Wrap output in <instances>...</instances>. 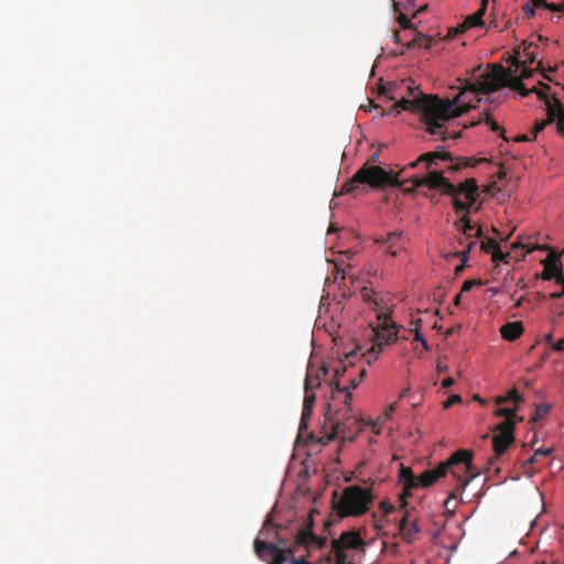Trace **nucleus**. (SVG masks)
<instances>
[{"mask_svg":"<svg viewBox=\"0 0 564 564\" xmlns=\"http://www.w3.org/2000/svg\"><path fill=\"white\" fill-rule=\"evenodd\" d=\"M465 95L466 91L462 93L455 100L430 95H422L413 99L401 98L392 106L389 113L399 115L401 110L419 113L426 126V131L434 135L440 134V138L445 140L446 137L441 130L445 122L457 118L464 111L463 108L455 107V104L463 101Z\"/></svg>","mask_w":564,"mask_h":564,"instance_id":"obj_1","label":"nucleus"},{"mask_svg":"<svg viewBox=\"0 0 564 564\" xmlns=\"http://www.w3.org/2000/svg\"><path fill=\"white\" fill-rule=\"evenodd\" d=\"M410 181L415 188L426 185L430 188L438 189L442 194L451 196L453 207L458 212H467L479 197L478 185L475 178H468L455 185L447 181L441 171H430L427 175L413 176Z\"/></svg>","mask_w":564,"mask_h":564,"instance_id":"obj_2","label":"nucleus"},{"mask_svg":"<svg viewBox=\"0 0 564 564\" xmlns=\"http://www.w3.org/2000/svg\"><path fill=\"white\" fill-rule=\"evenodd\" d=\"M254 552L269 564H311L303 556L294 558V547L288 546V539L281 536L270 518L264 521L254 540Z\"/></svg>","mask_w":564,"mask_h":564,"instance_id":"obj_3","label":"nucleus"},{"mask_svg":"<svg viewBox=\"0 0 564 564\" xmlns=\"http://www.w3.org/2000/svg\"><path fill=\"white\" fill-rule=\"evenodd\" d=\"M512 70L506 68L502 65L496 64L491 70L485 72L480 75V79L470 85L468 89L470 91H485L495 93L502 87H510L514 91L519 93L522 97H528L533 93V87L528 89L522 83V78H518Z\"/></svg>","mask_w":564,"mask_h":564,"instance_id":"obj_4","label":"nucleus"},{"mask_svg":"<svg viewBox=\"0 0 564 564\" xmlns=\"http://www.w3.org/2000/svg\"><path fill=\"white\" fill-rule=\"evenodd\" d=\"M498 417H505L502 422L494 429L492 447L495 455L488 459L491 466L507 452L509 446L514 442V430L517 423V408H498L495 411Z\"/></svg>","mask_w":564,"mask_h":564,"instance_id":"obj_5","label":"nucleus"},{"mask_svg":"<svg viewBox=\"0 0 564 564\" xmlns=\"http://www.w3.org/2000/svg\"><path fill=\"white\" fill-rule=\"evenodd\" d=\"M474 452L470 449H458L446 460L442 462L445 466V475L448 473L457 480L455 490L463 491L469 482L479 476V470L474 466Z\"/></svg>","mask_w":564,"mask_h":564,"instance_id":"obj_6","label":"nucleus"},{"mask_svg":"<svg viewBox=\"0 0 564 564\" xmlns=\"http://www.w3.org/2000/svg\"><path fill=\"white\" fill-rule=\"evenodd\" d=\"M359 185H370L372 187L397 186L399 181L395 175L382 167L366 163L350 180L343 184L339 194L352 193Z\"/></svg>","mask_w":564,"mask_h":564,"instance_id":"obj_7","label":"nucleus"},{"mask_svg":"<svg viewBox=\"0 0 564 564\" xmlns=\"http://www.w3.org/2000/svg\"><path fill=\"white\" fill-rule=\"evenodd\" d=\"M372 500L370 489L357 485L349 486L344 489L337 510L341 517H359L369 510Z\"/></svg>","mask_w":564,"mask_h":564,"instance_id":"obj_8","label":"nucleus"},{"mask_svg":"<svg viewBox=\"0 0 564 564\" xmlns=\"http://www.w3.org/2000/svg\"><path fill=\"white\" fill-rule=\"evenodd\" d=\"M324 430L328 440L341 437L345 441H352L360 427L355 417L343 420L339 417V412L333 411L332 405L328 404L325 411Z\"/></svg>","mask_w":564,"mask_h":564,"instance_id":"obj_9","label":"nucleus"},{"mask_svg":"<svg viewBox=\"0 0 564 564\" xmlns=\"http://www.w3.org/2000/svg\"><path fill=\"white\" fill-rule=\"evenodd\" d=\"M378 321L379 325L373 329L375 343L366 354H362L369 365L378 358L384 345L394 341L398 337V327L391 322L388 314L380 312Z\"/></svg>","mask_w":564,"mask_h":564,"instance_id":"obj_10","label":"nucleus"},{"mask_svg":"<svg viewBox=\"0 0 564 564\" xmlns=\"http://www.w3.org/2000/svg\"><path fill=\"white\" fill-rule=\"evenodd\" d=\"M520 247L519 242H514L512 245V248ZM522 247V245H521ZM523 248H527V253L532 252L535 249L540 250H549V254L545 259L541 261L544 269L540 274V278L545 281H550L552 279L555 280V282H564V273H563V267L561 261V256L556 253L553 249H551L549 246H523Z\"/></svg>","mask_w":564,"mask_h":564,"instance_id":"obj_11","label":"nucleus"},{"mask_svg":"<svg viewBox=\"0 0 564 564\" xmlns=\"http://www.w3.org/2000/svg\"><path fill=\"white\" fill-rule=\"evenodd\" d=\"M440 161L449 162L451 164L448 165V170L452 172H456L462 167L475 164L471 163L470 160L466 159H458L457 162L454 163V159L449 152L445 151L443 148H437L436 151L422 154L416 161L412 162L409 167H415L419 163L424 162L427 164V167L431 169L433 166H437Z\"/></svg>","mask_w":564,"mask_h":564,"instance_id":"obj_12","label":"nucleus"},{"mask_svg":"<svg viewBox=\"0 0 564 564\" xmlns=\"http://www.w3.org/2000/svg\"><path fill=\"white\" fill-rule=\"evenodd\" d=\"M365 542L357 531H346L338 539L332 541V551L335 553L336 564H347L348 557L345 550L364 547Z\"/></svg>","mask_w":564,"mask_h":564,"instance_id":"obj_13","label":"nucleus"},{"mask_svg":"<svg viewBox=\"0 0 564 564\" xmlns=\"http://www.w3.org/2000/svg\"><path fill=\"white\" fill-rule=\"evenodd\" d=\"M539 100L545 104L546 122L555 123L556 131L564 137V106L555 95L539 93Z\"/></svg>","mask_w":564,"mask_h":564,"instance_id":"obj_14","label":"nucleus"},{"mask_svg":"<svg viewBox=\"0 0 564 564\" xmlns=\"http://www.w3.org/2000/svg\"><path fill=\"white\" fill-rule=\"evenodd\" d=\"M326 544L327 538L314 534L313 519L307 518L295 534L293 547L295 549V546H305L307 550H322Z\"/></svg>","mask_w":564,"mask_h":564,"instance_id":"obj_15","label":"nucleus"},{"mask_svg":"<svg viewBox=\"0 0 564 564\" xmlns=\"http://www.w3.org/2000/svg\"><path fill=\"white\" fill-rule=\"evenodd\" d=\"M377 245L386 247L384 252L391 257H397L404 249L405 240L402 231L389 232L384 236H378L375 239Z\"/></svg>","mask_w":564,"mask_h":564,"instance_id":"obj_16","label":"nucleus"},{"mask_svg":"<svg viewBox=\"0 0 564 564\" xmlns=\"http://www.w3.org/2000/svg\"><path fill=\"white\" fill-rule=\"evenodd\" d=\"M400 481L403 482V492L400 495L401 500L403 501V507L406 505L405 499L410 497L411 490L417 488V477L414 476L412 469L410 467L401 466L399 470Z\"/></svg>","mask_w":564,"mask_h":564,"instance_id":"obj_17","label":"nucleus"},{"mask_svg":"<svg viewBox=\"0 0 564 564\" xmlns=\"http://www.w3.org/2000/svg\"><path fill=\"white\" fill-rule=\"evenodd\" d=\"M480 79V76L473 83L466 82L459 94L453 99L455 100L462 93L466 91V95L463 97V101H457L455 104V107H460L464 109V111L458 116L460 117L463 113L467 112L469 109L475 108L476 106L473 105V101L476 100L477 102L481 101L480 98H476L478 94L489 95L490 93L485 91H470L468 87L475 83H477Z\"/></svg>","mask_w":564,"mask_h":564,"instance_id":"obj_18","label":"nucleus"},{"mask_svg":"<svg viewBox=\"0 0 564 564\" xmlns=\"http://www.w3.org/2000/svg\"><path fill=\"white\" fill-rule=\"evenodd\" d=\"M366 373H367L366 368H361L359 370L358 377L351 378L349 380V384L345 386V387H340V382H338V381L329 382V386L332 387V389L336 390L337 392H345V404L347 406V410L350 408V402L352 399L351 391L358 387V384L361 382V380L364 379Z\"/></svg>","mask_w":564,"mask_h":564,"instance_id":"obj_19","label":"nucleus"},{"mask_svg":"<svg viewBox=\"0 0 564 564\" xmlns=\"http://www.w3.org/2000/svg\"><path fill=\"white\" fill-rule=\"evenodd\" d=\"M486 7H487V0H482V6L479 10H477L474 14L467 17L465 19V21L457 28V29H453L449 31V36H453L457 33H463L465 32L466 30L470 29V28H474V26H479L482 24V17L486 12Z\"/></svg>","mask_w":564,"mask_h":564,"instance_id":"obj_20","label":"nucleus"},{"mask_svg":"<svg viewBox=\"0 0 564 564\" xmlns=\"http://www.w3.org/2000/svg\"><path fill=\"white\" fill-rule=\"evenodd\" d=\"M445 476V466L441 462L435 468L427 469L417 477V487H430Z\"/></svg>","mask_w":564,"mask_h":564,"instance_id":"obj_21","label":"nucleus"},{"mask_svg":"<svg viewBox=\"0 0 564 564\" xmlns=\"http://www.w3.org/2000/svg\"><path fill=\"white\" fill-rule=\"evenodd\" d=\"M400 534L406 543H412L420 532L415 521L409 522L408 512L402 517L399 523Z\"/></svg>","mask_w":564,"mask_h":564,"instance_id":"obj_22","label":"nucleus"},{"mask_svg":"<svg viewBox=\"0 0 564 564\" xmlns=\"http://www.w3.org/2000/svg\"><path fill=\"white\" fill-rule=\"evenodd\" d=\"M523 333V325L521 322H511L505 324L500 328V334L503 339L512 341L518 339Z\"/></svg>","mask_w":564,"mask_h":564,"instance_id":"obj_23","label":"nucleus"},{"mask_svg":"<svg viewBox=\"0 0 564 564\" xmlns=\"http://www.w3.org/2000/svg\"><path fill=\"white\" fill-rule=\"evenodd\" d=\"M356 355L357 351L354 350L350 354H347L344 360H339L337 362L336 367L334 368L335 380H332L330 382H339V378L344 376V373H346L350 367H352V359L356 357Z\"/></svg>","mask_w":564,"mask_h":564,"instance_id":"obj_24","label":"nucleus"},{"mask_svg":"<svg viewBox=\"0 0 564 564\" xmlns=\"http://www.w3.org/2000/svg\"><path fill=\"white\" fill-rule=\"evenodd\" d=\"M327 372L328 370L325 366L318 369L316 376H313L311 370H308L304 383L305 390H314L315 388H318L321 386V375L325 377L327 376Z\"/></svg>","mask_w":564,"mask_h":564,"instance_id":"obj_25","label":"nucleus"},{"mask_svg":"<svg viewBox=\"0 0 564 564\" xmlns=\"http://www.w3.org/2000/svg\"><path fill=\"white\" fill-rule=\"evenodd\" d=\"M470 208L468 210L458 212L455 210L456 214H460L462 217L458 221L455 223V225L459 228V230L465 235L466 237H471V231L474 230V226L470 223V219L468 218V214L470 213Z\"/></svg>","mask_w":564,"mask_h":564,"instance_id":"obj_26","label":"nucleus"},{"mask_svg":"<svg viewBox=\"0 0 564 564\" xmlns=\"http://www.w3.org/2000/svg\"><path fill=\"white\" fill-rule=\"evenodd\" d=\"M534 46L532 44H529L527 45L524 48H523V54L522 56H520L521 61H519L518 58H514V64H516V67L519 66V64L521 63L522 65H532L534 62H535V53H534Z\"/></svg>","mask_w":564,"mask_h":564,"instance_id":"obj_27","label":"nucleus"},{"mask_svg":"<svg viewBox=\"0 0 564 564\" xmlns=\"http://www.w3.org/2000/svg\"><path fill=\"white\" fill-rule=\"evenodd\" d=\"M433 43L434 40L432 37L423 34H417L411 42L406 44V47L410 48L413 46H419L424 48H431Z\"/></svg>","mask_w":564,"mask_h":564,"instance_id":"obj_28","label":"nucleus"},{"mask_svg":"<svg viewBox=\"0 0 564 564\" xmlns=\"http://www.w3.org/2000/svg\"><path fill=\"white\" fill-rule=\"evenodd\" d=\"M523 399L522 397L519 394V392L513 389L511 390L507 395H500L496 399V403L497 404H502L505 402H508V401H512L514 402L516 404H518L519 402H521Z\"/></svg>","mask_w":564,"mask_h":564,"instance_id":"obj_29","label":"nucleus"},{"mask_svg":"<svg viewBox=\"0 0 564 564\" xmlns=\"http://www.w3.org/2000/svg\"><path fill=\"white\" fill-rule=\"evenodd\" d=\"M475 243H476L475 241H470L468 243V248L466 250H463V251H459L456 253L462 259V263L459 265H457L455 269L456 274H459L464 271L465 262L468 260V253L471 250V248L475 246Z\"/></svg>","mask_w":564,"mask_h":564,"instance_id":"obj_30","label":"nucleus"},{"mask_svg":"<svg viewBox=\"0 0 564 564\" xmlns=\"http://www.w3.org/2000/svg\"><path fill=\"white\" fill-rule=\"evenodd\" d=\"M481 120L486 122L491 131L500 132L501 137L507 141V138L505 137V130H502L501 127L492 118H490L488 113H485L484 119H480L479 121Z\"/></svg>","mask_w":564,"mask_h":564,"instance_id":"obj_31","label":"nucleus"},{"mask_svg":"<svg viewBox=\"0 0 564 564\" xmlns=\"http://www.w3.org/2000/svg\"><path fill=\"white\" fill-rule=\"evenodd\" d=\"M538 459V456L533 454L529 459L524 460L522 463V474L525 476H532L534 471L532 470V464L535 463Z\"/></svg>","mask_w":564,"mask_h":564,"instance_id":"obj_32","label":"nucleus"},{"mask_svg":"<svg viewBox=\"0 0 564 564\" xmlns=\"http://www.w3.org/2000/svg\"><path fill=\"white\" fill-rule=\"evenodd\" d=\"M499 247L497 240L492 238H486L481 241V250L485 252H491Z\"/></svg>","mask_w":564,"mask_h":564,"instance_id":"obj_33","label":"nucleus"},{"mask_svg":"<svg viewBox=\"0 0 564 564\" xmlns=\"http://www.w3.org/2000/svg\"><path fill=\"white\" fill-rule=\"evenodd\" d=\"M360 293H361L362 299L366 302L373 303L375 310H377V307L379 306V303L377 302L376 299H373L372 290L369 288H362Z\"/></svg>","mask_w":564,"mask_h":564,"instance_id":"obj_34","label":"nucleus"},{"mask_svg":"<svg viewBox=\"0 0 564 564\" xmlns=\"http://www.w3.org/2000/svg\"><path fill=\"white\" fill-rule=\"evenodd\" d=\"M315 401H316V395L313 392V390H305L303 406H305L306 409H308V408L313 409Z\"/></svg>","mask_w":564,"mask_h":564,"instance_id":"obj_35","label":"nucleus"},{"mask_svg":"<svg viewBox=\"0 0 564 564\" xmlns=\"http://www.w3.org/2000/svg\"><path fill=\"white\" fill-rule=\"evenodd\" d=\"M550 409L551 408L547 404L538 405L535 409L533 421H538V420L544 417L550 412Z\"/></svg>","mask_w":564,"mask_h":564,"instance_id":"obj_36","label":"nucleus"},{"mask_svg":"<svg viewBox=\"0 0 564 564\" xmlns=\"http://www.w3.org/2000/svg\"><path fill=\"white\" fill-rule=\"evenodd\" d=\"M509 257V253H505L500 250V247H498L496 250L492 251L491 253V260L494 262H499V261H502V262H507V258Z\"/></svg>","mask_w":564,"mask_h":564,"instance_id":"obj_37","label":"nucleus"},{"mask_svg":"<svg viewBox=\"0 0 564 564\" xmlns=\"http://www.w3.org/2000/svg\"><path fill=\"white\" fill-rule=\"evenodd\" d=\"M550 123L545 119L536 120L533 127V139H536L538 134L545 129Z\"/></svg>","mask_w":564,"mask_h":564,"instance_id":"obj_38","label":"nucleus"},{"mask_svg":"<svg viewBox=\"0 0 564 564\" xmlns=\"http://www.w3.org/2000/svg\"><path fill=\"white\" fill-rule=\"evenodd\" d=\"M482 282L481 280H478V281H475V280H466L464 283H463V286H462V290H460V293H464V292H469L474 285H481Z\"/></svg>","mask_w":564,"mask_h":564,"instance_id":"obj_39","label":"nucleus"},{"mask_svg":"<svg viewBox=\"0 0 564 564\" xmlns=\"http://www.w3.org/2000/svg\"><path fill=\"white\" fill-rule=\"evenodd\" d=\"M398 21L403 29L412 28V23L406 14L401 13L398 18Z\"/></svg>","mask_w":564,"mask_h":564,"instance_id":"obj_40","label":"nucleus"},{"mask_svg":"<svg viewBox=\"0 0 564 564\" xmlns=\"http://www.w3.org/2000/svg\"><path fill=\"white\" fill-rule=\"evenodd\" d=\"M462 402V398L460 395L458 394H453L451 395L444 403V408L447 409L449 406H452L453 404L455 403H460Z\"/></svg>","mask_w":564,"mask_h":564,"instance_id":"obj_41","label":"nucleus"},{"mask_svg":"<svg viewBox=\"0 0 564 564\" xmlns=\"http://www.w3.org/2000/svg\"><path fill=\"white\" fill-rule=\"evenodd\" d=\"M551 87L546 84L539 83V87H533V93L539 97V93H545L549 95Z\"/></svg>","mask_w":564,"mask_h":564,"instance_id":"obj_42","label":"nucleus"},{"mask_svg":"<svg viewBox=\"0 0 564 564\" xmlns=\"http://www.w3.org/2000/svg\"><path fill=\"white\" fill-rule=\"evenodd\" d=\"M312 413H313V409L312 408L306 409L305 406H303L302 419H301V425L302 426L305 425V421L308 420L312 416Z\"/></svg>","mask_w":564,"mask_h":564,"instance_id":"obj_43","label":"nucleus"},{"mask_svg":"<svg viewBox=\"0 0 564 564\" xmlns=\"http://www.w3.org/2000/svg\"><path fill=\"white\" fill-rule=\"evenodd\" d=\"M522 9H523L524 14H525L528 18H530V19H531V18H533V17H534V14H535V8H533V7L531 6V3H530V2H529V3H527V4H524V6L522 7Z\"/></svg>","mask_w":564,"mask_h":564,"instance_id":"obj_44","label":"nucleus"},{"mask_svg":"<svg viewBox=\"0 0 564 564\" xmlns=\"http://www.w3.org/2000/svg\"><path fill=\"white\" fill-rule=\"evenodd\" d=\"M545 9L552 12H563V4L546 2Z\"/></svg>","mask_w":564,"mask_h":564,"instance_id":"obj_45","label":"nucleus"},{"mask_svg":"<svg viewBox=\"0 0 564 564\" xmlns=\"http://www.w3.org/2000/svg\"><path fill=\"white\" fill-rule=\"evenodd\" d=\"M532 69H530L527 65H523V68H522V72L520 74V76H517L518 78H522L523 79H527L529 77H531L532 75Z\"/></svg>","mask_w":564,"mask_h":564,"instance_id":"obj_46","label":"nucleus"},{"mask_svg":"<svg viewBox=\"0 0 564 564\" xmlns=\"http://www.w3.org/2000/svg\"><path fill=\"white\" fill-rule=\"evenodd\" d=\"M415 340L420 341L425 350L430 349L427 341L419 330L415 333Z\"/></svg>","mask_w":564,"mask_h":564,"instance_id":"obj_47","label":"nucleus"},{"mask_svg":"<svg viewBox=\"0 0 564 564\" xmlns=\"http://www.w3.org/2000/svg\"><path fill=\"white\" fill-rule=\"evenodd\" d=\"M455 498H456V490L454 492H451L449 496L447 497V499L444 501V507L446 508L447 511L451 510L452 500H454Z\"/></svg>","mask_w":564,"mask_h":564,"instance_id":"obj_48","label":"nucleus"},{"mask_svg":"<svg viewBox=\"0 0 564 564\" xmlns=\"http://www.w3.org/2000/svg\"><path fill=\"white\" fill-rule=\"evenodd\" d=\"M397 410V402L391 403L384 411L383 417L388 419Z\"/></svg>","mask_w":564,"mask_h":564,"instance_id":"obj_49","label":"nucleus"},{"mask_svg":"<svg viewBox=\"0 0 564 564\" xmlns=\"http://www.w3.org/2000/svg\"><path fill=\"white\" fill-rule=\"evenodd\" d=\"M551 453H552V448H545V449L538 448L534 452L535 456H538V457L539 456H544L545 457V456H549Z\"/></svg>","mask_w":564,"mask_h":564,"instance_id":"obj_50","label":"nucleus"},{"mask_svg":"<svg viewBox=\"0 0 564 564\" xmlns=\"http://www.w3.org/2000/svg\"><path fill=\"white\" fill-rule=\"evenodd\" d=\"M552 348L555 351H564V338L557 340L555 344H553Z\"/></svg>","mask_w":564,"mask_h":564,"instance_id":"obj_51","label":"nucleus"},{"mask_svg":"<svg viewBox=\"0 0 564 564\" xmlns=\"http://www.w3.org/2000/svg\"><path fill=\"white\" fill-rule=\"evenodd\" d=\"M380 508L383 510L384 513H389L391 512L392 510H394V507L389 505L388 502L386 501H382L380 502Z\"/></svg>","mask_w":564,"mask_h":564,"instance_id":"obj_52","label":"nucleus"},{"mask_svg":"<svg viewBox=\"0 0 564 564\" xmlns=\"http://www.w3.org/2000/svg\"><path fill=\"white\" fill-rule=\"evenodd\" d=\"M531 6L533 8H544L545 9V6H546V1L545 0H531Z\"/></svg>","mask_w":564,"mask_h":564,"instance_id":"obj_53","label":"nucleus"},{"mask_svg":"<svg viewBox=\"0 0 564 564\" xmlns=\"http://www.w3.org/2000/svg\"><path fill=\"white\" fill-rule=\"evenodd\" d=\"M455 383L454 379L448 377V378H445L442 382V386L443 388H449L452 387L453 384Z\"/></svg>","mask_w":564,"mask_h":564,"instance_id":"obj_54","label":"nucleus"},{"mask_svg":"<svg viewBox=\"0 0 564 564\" xmlns=\"http://www.w3.org/2000/svg\"><path fill=\"white\" fill-rule=\"evenodd\" d=\"M531 139L527 135V134H521V135H518L514 141L516 142H527V141H530Z\"/></svg>","mask_w":564,"mask_h":564,"instance_id":"obj_55","label":"nucleus"},{"mask_svg":"<svg viewBox=\"0 0 564 564\" xmlns=\"http://www.w3.org/2000/svg\"><path fill=\"white\" fill-rule=\"evenodd\" d=\"M550 296L553 300H560V299H562L564 296V292L560 291V292H556V293H552Z\"/></svg>","mask_w":564,"mask_h":564,"instance_id":"obj_56","label":"nucleus"},{"mask_svg":"<svg viewBox=\"0 0 564 564\" xmlns=\"http://www.w3.org/2000/svg\"><path fill=\"white\" fill-rule=\"evenodd\" d=\"M361 108H364L365 111H369L370 108H378V106L372 100H369V104L367 106H362Z\"/></svg>","mask_w":564,"mask_h":564,"instance_id":"obj_57","label":"nucleus"},{"mask_svg":"<svg viewBox=\"0 0 564 564\" xmlns=\"http://www.w3.org/2000/svg\"><path fill=\"white\" fill-rule=\"evenodd\" d=\"M460 300H462V293L457 294L454 299V304L456 306H459L460 305Z\"/></svg>","mask_w":564,"mask_h":564,"instance_id":"obj_58","label":"nucleus"},{"mask_svg":"<svg viewBox=\"0 0 564 564\" xmlns=\"http://www.w3.org/2000/svg\"><path fill=\"white\" fill-rule=\"evenodd\" d=\"M379 91L381 95H386V96H388V93H389L388 88L384 85L380 86Z\"/></svg>","mask_w":564,"mask_h":564,"instance_id":"obj_59","label":"nucleus"},{"mask_svg":"<svg viewBox=\"0 0 564 564\" xmlns=\"http://www.w3.org/2000/svg\"><path fill=\"white\" fill-rule=\"evenodd\" d=\"M475 236H476L477 238H480V237L482 236V230H481V228H480V227H478V228L476 229V234H475Z\"/></svg>","mask_w":564,"mask_h":564,"instance_id":"obj_60","label":"nucleus"},{"mask_svg":"<svg viewBox=\"0 0 564 564\" xmlns=\"http://www.w3.org/2000/svg\"><path fill=\"white\" fill-rule=\"evenodd\" d=\"M545 340H546L549 344H551V343H552V340H553V335H552L551 333H550V334H547V335L545 336Z\"/></svg>","mask_w":564,"mask_h":564,"instance_id":"obj_61","label":"nucleus"},{"mask_svg":"<svg viewBox=\"0 0 564 564\" xmlns=\"http://www.w3.org/2000/svg\"><path fill=\"white\" fill-rule=\"evenodd\" d=\"M410 389H404L402 390V392L400 393V399L404 398L408 393H409Z\"/></svg>","mask_w":564,"mask_h":564,"instance_id":"obj_62","label":"nucleus"},{"mask_svg":"<svg viewBox=\"0 0 564 564\" xmlns=\"http://www.w3.org/2000/svg\"><path fill=\"white\" fill-rule=\"evenodd\" d=\"M506 175H507V173L505 171H500L498 174L499 178H505Z\"/></svg>","mask_w":564,"mask_h":564,"instance_id":"obj_63","label":"nucleus"},{"mask_svg":"<svg viewBox=\"0 0 564 564\" xmlns=\"http://www.w3.org/2000/svg\"><path fill=\"white\" fill-rule=\"evenodd\" d=\"M437 369H438V371H445L447 369V367L446 366L443 367L441 364H438Z\"/></svg>","mask_w":564,"mask_h":564,"instance_id":"obj_64","label":"nucleus"}]
</instances>
